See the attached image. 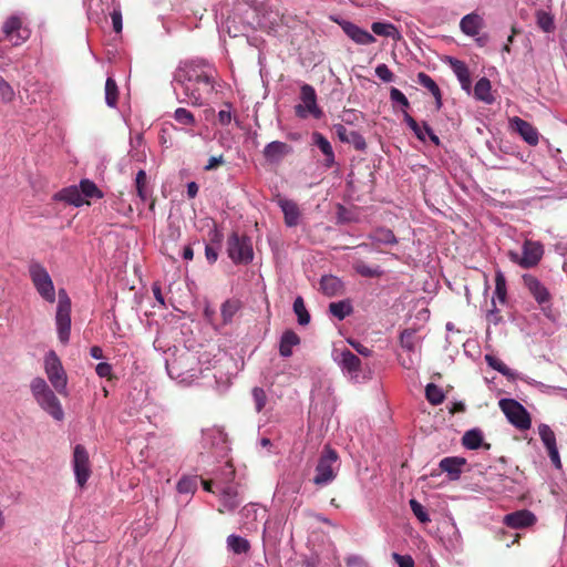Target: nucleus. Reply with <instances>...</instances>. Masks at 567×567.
<instances>
[{
	"label": "nucleus",
	"mask_w": 567,
	"mask_h": 567,
	"mask_svg": "<svg viewBox=\"0 0 567 567\" xmlns=\"http://www.w3.org/2000/svg\"><path fill=\"white\" fill-rule=\"evenodd\" d=\"M174 79L194 106L208 103L217 93V71L209 64L186 63L176 71Z\"/></svg>",
	"instance_id": "obj_1"
},
{
	"label": "nucleus",
	"mask_w": 567,
	"mask_h": 567,
	"mask_svg": "<svg viewBox=\"0 0 567 567\" xmlns=\"http://www.w3.org/2000/svg\"><path fill=\"white\" fill-rule=\"evenodd\" d=\"M340 467L338 452L326 445L319 456L318 464L316 466V475L313 476V483L317 486H326L332 483Z\"/></svg>",
	"instance_id": "obj_2"
},
{
	"label": "nucleus",
	"mask_w": 567,
	"mask_h": 567,
	"mask_svg": "<svg viewBox=\"0 0 567 567\" xmlns=\"http://www.w3.org/2000/svg\"><path fill=\"white\" fill-rule=\"evenodd\" d=\"M44 371L55 391L61 395H66L68 375L60 358L53 350L44 357Z\"/></svg>",
	"instance_id": "obj_3"
},
{
	"label": "nucleus",
	"mask_w": 567,
	"mask_h": 567,
	"mask_svg": "<svg viewBox=\"0 0 567 567\" xmlns=\"http://www.w3.org/2000/svg\"><path fill=\"white\" fill-rule=\"evenodd\" d=\"M227 254L235 264H249L254 259V250L249 237L234 231L227 239Z\"/></svg>",
	"instance_id": "obj_4"
},
{
	"label": "nucleus",
	"mask_w": 567,
	"mask_h": 567,
	"mask_svg": "<svg viewBox=\"0 0 567 567\" xmlns=\"http://www.w3.org/2000/svg\"><path fill=\"white\" fill-rule=\"evenodd\" d=\"M55 323L59 340L66 344L71 333V300L64 289L59 290Z\"/></svg>",
	"instance_id": "obj_5"
},
{
	"label": "nucleus",
	"mask_w": 567,
	"mask_h": 567,
	"mask_svg": "<svg viewBox=\"0 0 567 567\" xmlns=\"http://www.w3.org/2000/svg\"><path fill=\"white\" fill-rule=\"evenodd\" d=\"M498 405L509 423L516 429L526 431L532 426V419L528 411L516 400L502 399Z\"/></svg>",
	"instance_id": "obj_6"
},
{
	"label": "nucleus",
	"mask_w": 567,
	"mask_h": 567,
	"mask_svg": "<svg viewBox=\"0 0 567 567\" xmlns=\"http://www.w3.org/2000/svg\"><path fill=\"white\" fill-rule=\"evenodd\" d=\"M544 255V247L538 241L525 240L523 244V255L520 256L517 251L509 250L507 252L511 261L517 264L524 269H529L538 265Z\"/></svg>",
	"instance_id": "obj_7"
},
{
	"label": "nucleus",
	"mask_w": 567,
	"mask_h": 567,
	"mask_svg": "<svg viewBox=\"0 0 567 567\" xmlns=\"http://www.w3.org/2000/svg\"><path fill=\"white\" fill-rule=\"evenodd\" d=\"M300 100L302 103L295 106V113L299 118H307L312 115L315 118L322 116V110L317 104V93L310 84H302L300 87Z\"/></svg>",
	"instance_id": "obj_8"
},
{
	"label": "nucleus",
	"mask_w": 567,
	"mask_h": 567,
	"mask_svg": "<svg viewBox=\"0 0 567 567\" xmlns=\"http://www.w3.org/2000/svg\"><path fill=\"white\" fill-rule=\"evenodd\" d=\"M29 272L32 282L40 296L48 302H54V286L47 269L39 264H32L29 268Z\"/></svg>",
	"instance_id": "obj_9"
},
{
	"label": "nucleus",
	"mask_w": 567,
	"mask_h": 567,
	"mask_svg": "<svg viewBox=\"0 0 567 567\" xmlns=\"http://www.w3.org/2000/svg\"><path fill=\"white\" fill-rule=\"evenodd\" d=\"M72 463L76 483L80 487H84L92 471L89 453L83 445L78 444L74 447Z\"/></svg>",
	"instance_id": "obj_10"
},
{
	"label": "nucleus",
	"mask_w": 567,
	"mask_h": 567,
	"mask_svg": "<svg viewBox=\"0 0 567 567\" xmlns=\"http://www.w3.org/2000/svg\"><path fill=\"white\" fill-rule=\"evenodd\" d=\"M2 32L4 39L14 41L16 45L24 42L30 33L27 28L22 27V20L18 16H11L4 21Z\"/></svg>",
	"instance_id": "obj_11"
},
{
	"label": "nucleus",
	"mask_w": 567,
	"mask_h": 567,
	"mask_svg": "<svg viewBox=\"0 0 567 567\" xmlns=\"http://www.w3.org/2000/svg\"><path fill=\"white\" fill-rule=\"evenodd\" d=\"M38 404L48 412L56 421H61L64 417V412L61 403L52 390L42 393L35 398Z\"/></svg>",
	"instance_id": "obj_12"
},
{
	"label": "nucleus",
	"mask_w": 567,
	"mask_h": 567,
	"mask_svg": "<svg viewBox=\"0 0 567 567\" xmlns=\"http://www.w3.org/2000/svg\"><path fill=\"white\" fill-rule=\"evenodd\" d=\"M333 132L342 143L353 145L357 151H365L367 143L364 137L357 131L348 130L343 124H334L332 127Z\"/></svg>",
	"instance_id": "obj_13"
},
{
	"label": "nucleus",
	"mask_w": 567,
	"mask_h": 567,
	"mask_svg": "<svg viewBox=\"0 0 567 567\" xmlns=\"http://www.w3.org/2000/svg\"><path fill=\"white\" fill-rule=\"evenodd\" d=\"M522 279L524 286L539 305L550 301V293L548 289L535 276L525 274Z\"/></svg>",
	"instance_id": "obj_14"
},
{
	"label": "nucleus",
	"mask_w": 567,
	"mask_h": 567,
	"mask_svg": "<svg viewBox=\"0 0 567 567\" xmlns=\"http://www.w3.org/2000/svg\"><path fill=\"white\" fill-rule=\"evenodd\" d=\"M291 152L292 147L289 144L274 141L265 146L262 155L268 163L278 164Z\"/></svg>",
	"instance_id": "obj_15"
},
{
	"label": "nucleus",
	"mask_w": 567,
	"mask_h": 567,
	"mask_svg": "<svg viewBox=\"0 0 567 567\" xmlns=\"http://www.w3.org/2000/svg\"><path fill=\"white\" fill-rule=\"evenodd\" d=\"M536 516L528 509H520L504 516L503 523L514 529L525 528L534 525Z\"/></svg>",
	"instance_id": "obj_16"
},
{
	"label": "nucleus",
	"mask_w": 567,
	"mask_h": 567,
	"mask_svg": "<svg viewBox=\"0 0 567 567\" xmlns=\"http://www.w3.org/2000/svg\"><path fill=\"white\" fill-rule=\"evenodd\" d=\"M513 128L522 136V138L529 145L535 146L539 142V133L535 126L529 122L515 116L511 120Z\"/></svg>",
	"instance_id": "obj_17"
},
{
	"label": "nucleus",
	"mask_w": 567,
	"mask_h": 567,
	"mask_svg": "<svg viewBox=\"0 0 567 567\" xmlns=\"http://www.w3.org/2000/svg\"><path fill=\"white\" fill-rule=\"evenodd\" d=\"M339 24L343 32L358 44L365 45L375 42V38L369 31L361 29L350 21H341Z\"/></svg>",
	"instance_id": "obj_18"
},
{
	"label": "nucleus",
	"mask_w": 567,
	"mask_h": 567,
	"mask_svg": "<svg viewBox=\"0 0 567 567\" xmlns=\"http://www.w3.org/2000/svg\"><path fill=\"white\" fill-rule=\"evenodd\" d=\"M404 122L414 132L415 136L420 141H425V135L435 144H440V138L434 134L433 130L426 122H423L422 126L406 112H404Z\"/></svg>",
	"instance_id": "obj_19"
},
{
	"label": "nucleus",
	"mask_w": 567,
	"mask_h": 567,
	"mask_svg": "<svg viewBox=\"0 0 567 567\" xmlns=\"http://www.w3.org/2000/svg\"><path fill=\"white\" fill-rule=\"evenodd\" d=\"M320 291L327 297H336L344 293V284L333 275H324L319 282Z\"/></svg>",
	"instance_id": "obj_20"
},
{
	"label": "nucleus",
	"mask_w": 567,
	"mask_h": 567,
	"mask_svg": "<svg viewBox=\"0 0 567 567\" xmlns=\"http://www.w3.org/2000/svg\"><path fill=\"white\" fill-rule=\"evenodd\" d=\"M466 464V460L460 456H447L440 461V468L445 472L450 480L456 481L462 474V467Z\"/></svg>",
	"instance_id": "obj_21"
},
{
	"label": "nucleus",
	"mask_w": 567,
	"mask_h": 567,
	"mask_svg": "<svg viewBox=\"0 0 567 567\" xmlns=\"http://www.w3.org/2000/svg\"><path fill=\"white\" fill-rule=\"evenodd\" d=\"M339 365L342 371L349 373L351 378H357L361 371V360L350 350L344 349L340 353Z\"/></svg>",
	"instance_id": "obj_22"
},
{
	"label": "nucleus",
	"mask_w": 567,
	"mask_h": 567,
	"mask_svg": "<svg viewBox=\"0 0 567 567\" xmlns=\"http://www.w3.org/2000/svg\"><path fill=\"white\" fill-rule=\"evenodd\" d=\"M278 205L284 213L285 224L288 227H295L299 224L300 210L298 205L290 199L279 198Z\"/></svg>",
	"instance_id": "obj_23"
},
{
	"label": "nucleus",
	"mask_w": 567,
	"mask_h": 567,
	"mask_svg": "<svg viewBox=\"0 0 567 567\" xmlns=\"http://www.w3.org/2000/svg\"><path fill=\"white\" fill-rule=\"evenodd\" d=\"M450 65L461 83V87L467 93L471 92V74L467 65L457 59H450Z\"/></svg>",
	"instance_id": "obj_24"
},
{
	"label": "nucleus",
	"mask_w": 567,
	"mask_h": 567,
	"mask_svg": "<svg viewBox=\"0 0 567 567\" xmlns=\"http://www.w3.org/2000/svg\"><path fill=\"white\" fill-rule=\"evenodd\" d=\"M483 27V19L481 16L476 13H470L462 18L460 22L461 30L471 37H474L480 33V30Z\"/></svg>",
	"instance_id": "obj_25"
},
{
	"label": "nucleus",
	"mask_w": 567,
	"mask_h": 567,
	"mask_svg": "<svg viewBox=\"0 0 567 567\" xmlns=\"http://www.w3.org/2000/svg\"><path fill=\"white\" fill-rule=\"evenodd\" d=\"M300 343V337L292 330H286L279 343V353L281 357L288 358L292 354V348Z\"/></svg>",
	"instance_id": "obj_26"
},
{
	"label": "nucleus",
	"mask_w": 567,
	"mask_h": 567,
	"mask_svg": "<svg viewBox=\"0 0 567 567\" xmlns=\"http://www.w3.org/2000/svg\"><path fill=\"white\" fill-rule=\"evenodd\" d=\"M55 198L76 207H80L85 203L89 204V202L84 200V198L81 196V190L76 186L63 188L55 195Z\"/></svg>",
	"instance_id": "obj_27"
},
{
	"label": "nucleus",
	"mask_w": 567,
	"mask_h": 567,
	"mask_svg": "<svg viewBox=\"0 0 567 567\" xmlns=\"http://www.w3.org/2000/svg\"><path fill=\"white\" fill-rule=\"evenodd\" d=\"M312 140H313V143L319 147V150L326 156L324 165L327 167L332 166L334 163V153H333L330 142L319 132H315L312 134Z\"/></svg>",
	"instance_id": "obj_28"
},
{
	"label": "nucleus",
	"mask_w": 567,
	"mask_h": 567,
	"mask_svg": "<svg viewBox=\"0 0 567 567\" xmlns=\"http://www.w3.org/2000/svg\"><path fill=\"white\" fill-rule=\"evenodd\" d=\"M491 91V81L487 78H481L474 86V96L484 103L491 104L494 102Z\"/></svg>",
	"instance_id": "obj_29"
},
{
	"label": "nucleus",
	"mask_w": 567,
	"mask_h": 567,
	"mask_svg": "<svg viewBox=\"0 0 567 567\" xmlns=\"http://www.w3.org/2000/svg\"><path fill=\"white\" fill-rule=\"evenodd\" d=\"M416 82L431 92V94L435 99L436 107L440 109L442 106V94H441V90H440L439 85L435 83V81L429 74H426L424 72H420L417 74Z\"/></svg>",
	"instance_id": "obj_30"
},
{
	"label": "nucleus",
	"mask_w": 567,
	"mask_h": 567,
	"mask_svg": "<svg viewBox=\"0 0 567 567\" xmlns=\"http://www.w3.org/2000/svg\"><path fill=\"white\" fill-rule=\"evenodd\" d=\"M352 267L358 275L364 278H379L383 275L379 266H370L361 259L354 260Z\"/></svg>",
	"instance_id": "obj_31"
},
{
	"label": "nucleus",
	"mask_w": 567,
	"mask_h": 567,
	"mask_svg": "<svg viewBox=\"0 0 567 567\" xmlns=\"http://www.w3.org/2000/svg\"><path fill=\"white\" fill-rule=\"evenodd\" d=\"M329 312L338 320H343L346 317L353 312L352 303L349 299L331 302L329 305Z\"/></svg>",
	"instance_id": "obj_32"
},
{
	"label": "nucleus",
	"mask_w": 567,
	"mask_h": 567,
	"mask_svg": "<svg viewBox=\"0 0 567 567\" xmlns=\"http://www.w3.org/2000/svg\"><path fill=\"white\" fill-rule=\"evenodd\" d=\"M240 308H241L240 300H238V299L226 300L220 307L223 323L224 324L230 323L233 321L234 316L239 311Z\"/></svg>",
	"instance_id": "obj_33"
},
{
	"label": "nucleus",
	"mask_w": 567,
	"mask_h": 567,
	"mask_svg": "<svg viewBox=\"0 0 567 567\" xmlns=\"http://www.w3.org/2000/svg\"><path fill=\"white\" fill-rule=\"evenodd\" d=\"M462 444L468 450H477L483 445V433L478 429H472L464 433Z\"/></svg>",
	"instance_id": "obj_34"
},
{
	"label": "nucleus",
	"mask_w": 567,
	"mask_h": 567,
	"mask_svg": "<svg viewBox=\"0 0 567 567\" xmlns=\"http://www.w3.org/2000/svg\"><path fill=\"white\" fill-rule=\"evenodd\" d=\"M371 30L377 35L391 38L393 40H399L401 38L399 30L392 23L373 22Z\"/></svg>",
	"instance_id": "obj_35"
},
{
	"label": "nucleus",
	"mask_w": 567,
	"mask_h": 567,
	"mask_svg": "<svg viewBox=\"0 0 567 567\" xmlns=\"http://www.w3.org/2000/svg\"><path fill=\"white\" fill-rule=\"evenodd\" d=\"M293 312L296 313L300 326H307L310 322L311 317L301 296H298L293 301Z\"/></svg>",
	"instance_id": "obj_36"
},
{
	"label": "nucleus",
	"mask_w": 567,
	"mask_h": 567,
	"mask_svg": "<svg viewBox=\"0 0 567 567\" xmlns=\"http://www.w3.org/2000/svg\"><path fill=\"white\" fill-rule=\"evenodd\" d=\"M227 545L235 554H246L250 549L249 542L237 535L228 536Z\"/></svg>",
	"instance_id": "obj_37"
},
{
	"label": "nucleus",
	"mask_w": 567,
	"mask_h": 567,
	"mask_svg": "<svg viewBox=\"0 0 567 567\" xmlns=\"http://www.w3.org/2000/svg\"><path fill=\"white\" fill-rule=\"evenodd\" d=\"M118 99V87L113 78H107L105 82V102L110 107H115Z\"/></svg>",
	"instance_id": "obj_38"
},
{
	"label": "nucleus",
	"mask_w": 567,
	"mask_h": 567,
	"mask_svg": "<svg viewBox=\"0 0 567 567\" xmlns=\"http://www.w3.org/2000/svg\"><path fill=\"white\" fill-rule=\"evenodd\" d=\"M375 243L395 245L398 239L391 229L379 228L370 236Z\"/></svg>",
	"instance_id": "obj_39"
},
{
	"label": "nucleus",
	"mask_w": 567,
	"mask_h": 567,
	"mask_svg": "<svg viewBox=\"0 0 567 567\" xmlns=\"http://www.w3.org/2000/svg\"><path fill=\"white\" fill-rule=\"evenodd\" d=\"M81 196L86 198H102L103 193L97 188L95 183L90 179H82L80 182Z\"/></svg>",
	"instance_id": "obj_40"
},
{
	"label": "nucleus",
	"mask_w": 567,
	"mask_h": 567,
	"mask_svg": "<svg viewBox=\"0 0 567 567\" xmlns=\"http://www.w3.org/2000/svg\"><path fill=\"white\" fill-rule=\"evenodd\" d=\"M400 344L403 349L414 352L417 344L415 330L405 329L400 336Z\"/></svg>",
	"instance_id": "obj_41"
},
{
	"label": "nucleus",
	"mask_w": 567,
	"mask_h": 567,
	"mask_svg": "<svg viewBox=\"0 0 567 567\" xmlns=\"http://www.w3.org/2000/svg\"><path fill=\"white\" fill-rule=\"evenodd\" d=\"M495 297L499 302L505 303L507 297L506 279L501 270L495 272Z\"/></svg>",
	"instance_id": "obj_42"
},
{
	"label": "nucleus",
	"mask_w": 567,
	"mask_h": 567,
	"mask_svg": "<svg viewBox=\"0 0 567 567\" xmlns=\"http://www.w3.org/2000/svg\"><path fill=\"white\" fill-rule=\"evenodd\" d=\"M425 396H426V400L432 404V405H439L441 404L444 399H445V395L443 393V391L441 390V388H439L436 384L434 383H429L425 388Z\"/></svg>",
	"instance_id": "obj_43"
},
{
	"label": "nucleus",
	"mask_w": 567,
	"mask_h": 567,
	"mask_svg": "<svg viewBox=\"0 0 567 567\" xmlns=\"http://www.w3.org/2000/svg\"><path fill=\"white\" fill-rule=\"evenodd\" d=\"M538 434L547 450L557 446L555 433L547 424L538 426Z\"/></svg>",
	"instance_id": "obj_44"
},
{
	"label": "nucleus",
	"mask_w": 567,
	"mask_h": 567,
	"mask_svg": "<svg viewBox=\"0 0 567 567\" xmlns=\"http://www.w3.org/2000/svg\"><path fill=\"white\" fill-rule=\"evenodd\" d=\"M174 118L179 124H183V125H186V126H194V125H196V120H195L194 114L190 111H188V110H186L184 107L176 109V111L174 113Z\"/></svg>",
	"instance_id": "obj_45"
},
{
	"label": "nucleus",
	"mask_w": 567,
	"mask_h": 567,
	"mask_svg": "<svg viewBox=\"0 0 567 567\" xmlns=\"http://www.w3.org/2000/svg\"><path fill=\"white\" fill-rule=\"evenodd\" d=\"M537 25L545 32H550L554 30V19L546 11L538 10L536 12Z\"/></svg>",
	"instance_id": "obj_46"
},
{
	"label": "nucleus",
	"mask_w": 567,
	"mask_h": 567,
	"mask_svg": "<svg viewBox=\"0 0 567 567\" xmlns=\"http://www.w3.org/2000/svg\"><path fill=\"white\" fill-rule=\"evenodd\" d=\"M146 184H147L146 173L143 169H141L136 174L135 186H136L137 195L143 202H145L147 198Z\"/></svg>",
	"instance_id": "obj_47"
},
{
	"label": "nucleus",
	"mask_w": 567,
	"mask_h": 567,
	"mask_svg": "<svg viewBox=\"0 0 567 567\" xmlns=\"http://www.w3.org/2000/svg\"><path fill=\"white\" fill-rule=\"evenodd\" d=\"M197 477L194 476V477H183L178 481L177 483V491L179 493H184V494H187V493H193L196 491L197 488Z\"/></svg>",
	"instance_id": "obj_48"
},
{
	"label": "nucleus",
	"mask_w": 567,
	"mask_h": 567,
	"mask_svg": "<svg viewBox=\"0 0 567 567\" xmlns=\"http://www.w3.org/2000/svg\"><path fill=\"white\" fill-rule=\"evenodd\" d=\"M410 507H411V511L413 512V514L415 515V517L421 522V523H427L430 522V517H429V514L427 512L425 511L424 506L417 502L416 499L412 498L410 499Z\"/></svg>",
	"instance_id": "obj_49"
},
{
	"label": "nucleus",
	"mask_w": 567,
	"mask_h": 567,
	"mask_svg": "<svg viewBox=\"0 0 567 567\" xmlns=\"http://www.w3.org/2000/svg\"><path fill=\"white\" fill-rule=\"evenodd\" d=\"M223 496H224L225 505L228 506V508H230V509L236 508L240 503L237 499V496H238L237 491L231 486L224 488Z\"/></svg>",
	"instance_id": "obj_50"
},
{
	"label": "nucleus",
	"mask_w": 567,
	"mask_h": 567,
	"mask_svg": "<svg viewBox=\"0 0 567 567\" xmlns=\"http://www.w3.org/2000/svg\"><path fill=\"white\" fill-rule=\"evenodd\" d=\"M485 360L491 368L498 371L503 375L509 374V368L502 360H499L491 354L485 355Z\"/></svg>",
	"instance_id": "obj_51"
},
{
	"label": "nucleus",
	"mask_w": 567,
	"mask_h": 567,
	"mask_svg": "<svg viewBox=\"0 0 567 567\" xmlns=\"http://www.w3.org/2000/svg\"><path fill=\"white\" fill-rule=\"evenodd\" d=\"M252 398H254L256 411L260 412L265 408L266 402H267V395H266L265 390L262 388H258V386L252 389Z\"/></svg>",
	"instance_id": "obj_52"
},
{
	"label": "nucleus",
	"mask_w": 567,
	"mask_h": 567,
	"mask_svg": "<svg viewBox=\"0 0 567 567\" xmlns=\"http://www.w3.org/2000/svg\"><path fill=\"white\" fill-rule=\"evenodd\" d=\"M30 386L34 399L41 395L42 393H45L47 391L51 390L47 384L45 380L42 378H34Z\"/></svg>",
	"instance_id": "obj_53"
},
{
	"label": "nucleus",
	"mask_w": 567,
	"mask_h": 567,
	"mask_svg": "<svg viewBox=\"0 0 567 567\" xmlns=\"http://www.w3.org/2000/svg\"><path fill=\"white\" fill-rule=\"evenodd\" d=\"M362 118V113L354 110H346L341 120L343 125H355Z\"/></svg>",
	"instance_id": "obj_54"
},
{
	"label": "nucleus",
	"mask_w": 567,
	"mask_h": 567,
	"mask_svg": "<svg viewBox=\"0 0 567 567\" xmlns=\"http://www.w3.org/2000/svg\"><path fill=\"white\" fill-rule=\"evenodd\" d=\"M375 74L380 80L386 83L392 82L394 76L386 64H379L375 68Z\"/></svg>",
	"instance_id": "obj_55"
},
{
	"label": "nucleus",
	"mask_w": 567,
	"mask_h": 567,
	"mask_svg": "<svg viewBox=\"0 0 567 567\" xmlns=\"http://www.w3.org/2000/svg\"><path fill=\"white\" fill-rule=\"evenodd\" d=\"M392 558L399 565V567H414V560L410 555H400L398 553H393Z\"/></svg>",
	"instance_id": "obj_56"
},
{
	"label": "nucleus",
	"mask_w": 567,
	"mask_h": 567,
	"mask_svg": "<svg viewBox=\"0 0 567 567\" xmlns=\"http://www.w3.org/2000/svg\"><path fill=\"white\" fill-rule=\"evenodd\" d=\"M390 97L392 101L400 103L404 107H409L410 105L406 96L399 89L392 87L390 91Z\"/></svg>",
	"instance_id": "obj_57"
},
{
	"label": "nucleus",
	"mask_w": 567,
	"mask_h": 567,
	"mask_svg": "<svg viewBox=\"0 0 567 567\" xmlns=\"http://www.w3.org/2000/svg\"><path fill=\"white\" fill-rule=\"evenodd\" d=\"M95 371L100 378H107V379L112 378V365L110 363H106V362L99 363L95 368Z\"/></svg>",
	"instance_id": "obj_58"
},
{
	"label": "nucleus",
	"mask_w": 567,
	"mask_h": 567,
	"mask_svg": "<svg viewBox=\"0 0 567 567\" xmlns=\"http://www.w3.org/2000/svg\"><path fill=\"white\" fill-rule=\"evenodd\" d=\"M224 163H225V159H224L223 155L212 156L208 159V163L205 165L204 169L205 171H213V169H216L218 166L223 165Z\"/></svg>",
	"instance_id": "obj_59"
},
{
	"label": "nucleus",
	"mask_w": 567,
	"mask_h": 567,
	"mask_svg": "<svg viewBox=\"0 0 567 567\" xmlns=\"http://www.w3.org/2000/svg\"><path fill=\"white\" fill-rule=\"evenodd\" d=\"M0 92L3 99L10 101L13 96V91L10 84L2 78H0Z\"/></svg>",
	"instance_id": "obj_60"
},
{
	"label": "nucleus",
	"mask_w": 567,
	"mask_h": 567,
	"mask_svg": "<svg viewBox=\"0 0 567 567\" xmlns=\"http://www.w3.org/2000/svg\"><path fill=\"white\" fill-rule=\"evenodd\" d=\"M111 19L113 23V29L115 32L120 33L122 31V13L120 10H113L111 13Z\"/></svg>",
	"instance_id": "obj_61"
},
{
	"label": "nucleus",
	"mask_w": 567,
	"mask_h": 567,
	"mask_svg": "<svg viewBox=\"0 0 567 567\" xmlns=\"http://www.w3.org/2000/svg\"><path fill=\"white\" fill-rule=\"evenodd\" d=\"M205 256L209 264L216 262L218 258V251L210 245H206L205 247Z\"/></svg>",
	"instance_id": "obj_62"
},
{
	"label": "nucleus",
	"mask_w": 567,
	"mask_h": 567,
	"mask_svg": "<svg viewBox=\"0 0 567 567\" xmlns=\"http://www.w3.org/2000/svg\"><path fill=\"white\" fill-rule=\"evenodd\" d=\"M547 451H548V455H549V458H550L551 463L555 465V467L560 468L561 467V462H560V457H559V453H558L557 446L548 449Z\"/></svg>",
	"instance_id": "obj_63"
},
{
	"label": "nucleus",
	"mask_w": 567,
	"mask_h": 567,
	"mask_svg": "<svg viewBox=\"0 0 567 567\" xmlns=\"http://www.w3.org/2000/svg\"><path fill=\"white\" fill-rule=\"evenodd\" d=\"M218 121L224 126L228 125L231 122L230 110H220L218 112Z\"/></svg>",
	"instance_id": "obj_64"
}]
</instances>
